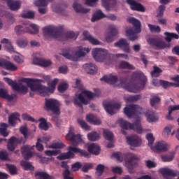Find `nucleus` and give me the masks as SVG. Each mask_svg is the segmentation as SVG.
Listing matches in <instances>:
<instances>
[{
  "label": "nucleus",
  "instance_id": "nucleus-1",
  "mask_svg": "<svg viewBox=\"0 0 179 179\" xmlns=\"http://www.w3.org/2000/svg\"><path fill=\"white\" fill-rule=\"evenodd\" d=\"M22 82L27 83L28 87L30 88L31 92H38L41 96H48L50 93H54L55 92V87L59 82V79L55 78L51 83H48V86L46 87L42 85L38 82V80H34L33 78H22Z\"/></svg>",
  "mask_w": 179,
  "mask_h": 179
},
{
  "label": "nucleus",
  "instance_id": "nucleus-2",
  "mask_svg": "<svg viewBox=\"0 0 179 179\" xmlns=\"http://www.w3.org/2000/svg\"><path fill=\"white\" fill-rule=\"evenodd\" d=\"M132 80H139L141 83L131 84L127 83V80H123L120 81L119 84V87H123L127 90V92H130L131 93H138V92H141V90H143L145 89V86L146 85V82H148V78L143 74V73L141 71H136L131 75Z\"/></svg>",
  "mask_w": 179,
  "mask_h": 179
},
{
  "label": "nucleus",
  "instance_id": "nucleus-3",
  "mask_svg": "<svg viewBox=\"0 0 179 179\" xmlns=\"http://www.w3.org/2000/svg\"><path fill=\"white\" fill-rule=\"evenodd\" d=\"M129 23H131L135 27V30L133 28L129 27L126 30V36L131 40V41H135L138 38L136 33H141V21L136 20L135 17H130L127 19Z\"/></svg>",
  "mask_w": 179,
  "mask_h": 179
},
{
  "label": "nucleus",
  "instance_id": "nucleus-4",
  "mask_svg": "<svg viewBox=\"0 0 179 179\" xmlns=\"http://www.w3.org/2000/svg\"><path fill=\"white\" fill-rule=\"evenodd\" d=\"M68 150L69 152L59 155L57 157L58 160H66V159H72L75 156V154L73 153H80V156L85 157L86 159L90 158L91 156L87 151L76 147L69 146Z\"/></svg>",
  "mask_w": 179,
  "mask_h": 179
},
{
  "label": "nucleus",
  "instance_id": "nucleus-5",
  "mask_svg": "<svg viewBox=\"0 0 179 179\" xmlns=\"http://www.w3.org/2000/svg\"><path fill=\"white\" fill-rule=\"evenodd\" d=\"M119 122L122 128L121 131L123 135H127L126 131H128V129H133V131H135L137 134H142L143 131L142 124H141V120H136L134 124L129 123L122 119L120 120Z\"/></svg>",
  "mask_w": 179,
  "mask_h": 179
},
{
  "label": "nucleus",
  "instance_id": "nucleus-6",
  "mask_svg": "<svg viewBox=\"0 0 179 179\" xmlns=\"http://www.w3.org/2000/svg\"><path fill=\"white\" fill-rule=\"evenodd\" d=\"M89 52H90V48L79 46L77 48L76 53H72V52H63L62 55L65 57V58H67V59L76 62L79 60V58L85 57L86 54H89Z\"/></svg>",
  "mask_w": 179,
  "mask_h": 179
},
{
  "label": "nucleus",
  "instance_id": "nucleus-7",
  "mask_svg": "<svg viewBox=\"0 0 179 179\" xmlns=\"http://www.w3.org/2000/svg\"><path fill=\"white\" fill-rule=\"evenodd\" d=\"M108 51L105 49L95 48L92 50V56L98 62H104L105 64H111V60L107 57Z\"/></svg>",
  "mask_w": 179,
  "mask_h": 179
},
{
  "label": "nucleus",
  "instance_id": "nucleus-8",
  "mask_svg": "<svg viewBox=\"0 0 179 179\" xmlns=\"http://www.w3.org/2000/svg\"><path fill=\"white\" fill-rule=\"evenodd\" d=\"M45 110L46 111H52V113L56 115H59V114H61L59 102L55 99H46L45 103Z\"/></svg>",
  "mask_w": 179,
  "mask_h": 179
},
{
  "label": "nucleus",
  "instance_id": "nucleus-9",
  "mask_svg": "<svg viewBox=\"0 0 179 179\" xmlns=\"http://www.w3.org/2000/svg\"><path fill=\"white\" fill-rule=\"evenodd\" d=\"M27 141V138H25L24 137H11L8 142L7 148L8 150H10L11 152H13L15 150V145H24L26 143V141Z\"/></svg>",
  "mask_w": 179,
  "mask_h": 179
},
{
  "label": "nucleus",
  "instance_id": "nucleus-10",
  "mask_svg": "<svg viewBox=\"0 0 179 179\" xmlns=\"http://www.w3.org/2000/svg\"><path fill=\"white\" fill-rule=\"evenodd\" d=\"M66 139L70 141L73 146H78L82 142V136L80 134H75L73 129L69 128V131L66 136Z\"/></svg>",
  "mask_w": 179,
  "mask_h": 179
},
{
  "label": "nucleus",
  "instance_id": "nucleus-11",
  "mask_svg": "<svg viewBox=\"0 0 179 179\" xmlns=\"http://www.w3.org/2000/svg\"><path fill=\"white\" fill-rule=\"evenodd\" d=\"M138 110H142V108L138 105L131 104L124 108V113L128 118H132V117H135L136 114H141V112H138Z\"/></svg>",
  "mask_w": 179,
  "mask_h": 179
},
{
  "label": "nucleus",
  "instance_id": "nucleus-12",
  "mask_svg": "<svg viewBox=\"0 0 179 179\" xmlns=\"http://www.w3.org/2000/svg\"><path fill=\"white\" fill-rule=\"evenodd\" d=\"M138 163H139V158L135 155H131L129 159L126 162V166L129 170V173L133 174L134 167L138 166Z\"/></svg>",
  "mask_w": 179,
  "mask_h": 179
},
{
  "label": "nucleus",
  "instance_id": "nucleus-13",
  "mask_svg": "<svg viewBox=\"0 0 179 179\" xmlns=\"http://www.w3.org/2000/svg\"><path fill=\"white\" fill-rule=\"evenodd\" d=\"M108 30L110 32H106L105 34V40L107 43H111L113 40V37H114L115 34H118V27L114 24L110 25Z\"/></svg>",
  "mask_w": 179,
  "mask_h": 179
},
{
  "label": "nucleus",
  "instance_id": "nucleus-14",
  "mask_svg": "<svg viewBox=\"0 0 179 179\" xmlns=\"http://www.w3.org/2000/svg\"><path fill=\"white\" fill-rule=\"evenodd\" d=\"M24 31L29 33V34H38V31H40V27L34 23L29 22L24 23Z\"/></svg>",
  "mask_w": 179,
  "mask_h": 179
},
{
  "label": "nucleus",
  "instance_id": "nucleus-15",
  "mask_svg": "<svg viewBox=\"0 0 179 179\" xmlns=\"http://www.w3.org/2000/svg\"><path fill=\"white\" fill-rule=\"evenodd\" d=\"M127 141L130 146L134 148H139L142 144V140L138 135H132L127 137Z\"/></svg>",
  "mask_w": 179,
  "mask_h": 179
},
{
  "label": "nucleus",
  "instance_id": "nucleus-16",
  "mask_svg": "<svg viewBox=\"0 0 179 179\" xmlns=\"http://www.w3.org/2000/svg\"><path fill=\"white\" fill-rule=\"evenodd\" d=\"M104 109L108 114L114 115L115 114V110H120L121 108V104L120 103H103Z\"/></svg>",
  "mask_w": 179,
  "mask_h": 179
},
{
  "label": "nucleus",
  "instance_id": "nucleus-17",
  "mask_svg": "<svg viewBox=\"0 0 179 179\" xmlns=\"http://www.w3.org/2000/svg\"><path fill=\"white\" fill-rule=\"evenodd\" d=\"M73 103L75 106H78L81 110H83V104L84 106H87L90 103V101L85 99L82 94H79L78 98L73 99Z\"/></svg>",
  "mask_w": 179,
  "mask_h": 179
},
{
  "label": "nucleus",
  "instance_id": "nucleus-18",
  "mask_svg": "<svg viewBox=\"0 0 179 179\" xmlns=\"http://www.w3.org/2000/svg\"><path fill=\"white\" fill-rule=\"evenodd\" d=\"M115 47H119L124 52L131 54V48H129V43L127 40L122 38L118 42L115 43Z\"/></svg>",
  "mask_w": 179,
  "mask_h": 179
},
{
  "label": "nucleus",
  "instance_id": "nucleus-19",
  "mask_svg": "<svg viewBox=\"0 0 179 179\" xmlns=\"http://www.w3.org/2000/svg\"><path fill=\"white\" fill-rule=\"evenodd\" d=\"M127 3L130 6L131 10H137L138 12H145V9L143 6L135 0H126Z\"/></svg>",
  "mask_w": 179,
  "mask_h": 179
},
{
  "label": "nucleus",
  "instance_id": "nucleus-20",
  "mask_svg": "<svg viewBox=\"0 0 179 179\" xmlns=\"http://www.w3.org/2000/svg\"><path fill=\"white\" fill-rule=\"evenodd\" d=\"M102 6L106 10H115L117 9V0H102Z\"/></svg>",
  "mask_w": 179,
  "mask_h": 179
},
{
  "label": "nucleus",
  "instance_id": "nucleus-21",
  "mask_svg": "<svg viewBox=\"0 0 179 179\" xmlns=\"http://www.w3.org/2000/svg\"><path fill=\"white\" fill-rule=\"evenodd\" d=\"M21 153L24 160H29L33 157V152L30 145H25L21 148Z\"/></svg>",
  "mask_w": 179,
  "mask_h": 179
},
{
  "label": "nucleus",
  "instance_id": "nucleus-22",
  "mask_svg": "<svg viewBox=\"0 0 179 179\" xmlns=\"http://www.w3.org/2000/svg\"><path fill=\"white\" fill-rule=\"evenodd\" d=\"M160 173L165 179H171V177H176V176H177V172L169 168L161 169Z\"/></svg>",
  "mask_w": 179,
  "mask_h": 179
},
{
  "label": "nucleus",
  "instance_id": "nucleus-23",
  "mask_svg": "<svg viewBox=\"0 0 179 179\" xmlns=\"http://www.w3.org/2000/svg\"><path fill=\"white\" fill-rule=\"evenodd\" d=\"M20 122V115L17 113H14L10 115L8 117V124L11 127H15L16 125V122Z\"/></svg>",
  "mask_w": 179,
  "mask_h": 179
},
{
  "label": "nucleus",
  "instance_id": "nucleus-24",
  "mask_svg": "<svg viewBox=\"0 0 179 179\" xmlns=\"http://www.w3.org/2000/svg\"><path fill=\"white\" fill-rule=\"evenodd\" d=\"M35 65L43 68H48L52 66V61L50 59L41 58L39 62L36 63Z\"/></svg>",
  "mask_w": 179,
  "mask_h": 179
},
{
  "label": "nucleus",
  "instance_id": "nucleus-25",
  "mask_svg": "<svg viewBox=\"0 0 179 179\" xmlns=\"http://www.w3.org/2000/svg\"><path fill=\"white\" fill-rule=\"evenodd\" d=\"M73 9L77 13H87L90 10L89 8L82 7V5H80L78 1H75L73 3Z\"/></svg>",
  "mask_w": 179,
  "mask_h": 179
},
{
  "label": "nucleus",
  "instance_id": "nucleus-26",
  "mask_svg": "<svg viewBox=\"0 0 179 179\" xmlns=\"http://www.w3.org/2000/svg\"><path fill=\"white\" fill-rule=\"evenodd\" d=\"M84 36L85 40H87L91 43V44H93L94 45H99L101 44L100 41H99L97 39L93 38L92 35L89 33L87 31H84L83 33Z\"/></svg>",
  "mask_w": 179,
  "mask_h": 179
},
{
  "label": "nucleus",
  "instance_id": "nucleus-27",
  "mask_svg": "<svg viewBox=\"0 0 179 179\" xmlns=\"http://www.w3.org/2000/svg\"><path fill=\"white\" fill-rule=\"evenodd\" d=\"M87 150L89 153H91V155H95V156H99L100 155V146L96 143H92L90 144Z\"/></svg>",
  "mask_w": 179,
  "mask_h": 179
},
{
  "label": "nucleus",
  "instance_id": "nucleus-28",
  "mask_svg": "<svg viewBox=\"0 0 179 179\" xmlns=\"http://www.w3.org/2000/svg\"><path fill=\"white\" fill-rule=\"evenodd\" d=\"M101 82H105L106 83H108L109 85H115L118 81V77L115 76H105L103 78H100Z\"/></svg>",
  "mask_w": 179,
  "mask_h": 179
},
{
  "label": "nucleus",
  "instance_id": "nucleus-29",
  "mask_svg": "<svg viewBox=\"0 0 179 179\" xmlns=\"http://www.w3.org/2000/svg\"><path fill=\"white\" fill-rule=\"evenodd\" d=\"M86 120L87 122H90V124H92V125H100V124H101V120L92 114L87 115Z\"/></svg>",
  "mask_w": 179,
  "mask_h": 179
},
{
  "label": "nucleus",
  "instance_id": "nucleus-30",
  "mask_svg": "<svg viewBox=\"0 0 179 179\" xmlns=\"http://www.w3.org/2000/svg\"><path fill=\"white\" fill-rule=\"evenodd\" d=\"M148 43L150 45H155L157 48H167V45L163 41L157 42L155 39L149 38L148 39Z\"/></svg>",
  "mask_w": 179,
  "mask_h": 179
},
{
  "label": "nucleus",
  "instance_id": "nucleus-31",
  "mask_svg": "<svg viewBox=\"0 0 179 179\" xmlns=\"http://www.w3.org/2000/svg\"><path fill=\"white\" fill-rule=\"evenodd\" d=\"M54 31H55V27L52 25L46 26L43 29V36L45 38L52 36V33H54Z\"/></svg>",
  "mask_w": 179,
  "mask_h": 179
},
{
  "label": "nucleus",
  "instance_id": "nucleus-32",
  "mask_svg": "<svg viewBox=\"0 0 179 179\" xmlns=\"http://www.w3.org/2000/svg\"><path fill=\"white\" fill-rule=\"evenodd\" d=\"M0 67L1 68H16V66L12 62L6 60L0 57Z\"/></svg>",
  "mask_w": 179,
  "mask_h": 179
},
{
  "label": "nucleus",
  "instance_id": "nucleus-33",
  "mask_svg": "<svg viewBox=\"0 0 179 179\" xmlns=\"http://www.w3.org/2000/svg\"><path fill=\"white\" fill-rule=\"evenodd\" d=\"M145 117L148 122H156V121H157V116H156V113L152 110H148L145 113Z\"/></svg>",
  "mask_w": 179,
  "mask_h": 179
},
{
  "label": "nucleus",
  "instance_id": "nucleus-34",
  "mask_svg": "<svg viewBox=\"0 0 179 179\" xmlns=\"http://www.w3.org/2000/svg\"><path fill=\"white\" fill-rule=\"evenodd\" d=\"M157 152H167V143L165 141H159L155 145Z\"/></svg>",
  "mask_w": 179,
  "mask_h": 179
},
{
  "label": "nucleus",
  "instance_id": "nucleus-35",
  "mask_svg": "<svg viewBox=\"0 0 179 179\" xmlns=\"http://www.w3.org/2000/svg\"><path fill=\"white\" fill-rule=\"evenodd\" d=\"M0 97H1V99L8 100L9 101L15 99V97L13 95L8 94V91L2 88H0Z\"/></svg>",
  "mask_w": 179,
  "mask_h": 179
},
{
  "label": "nucleus",
  "instance_id": "nucleus-36",
  "mask_svg": "<svg viewBox=\"0 0 179 179\" xmlns=\"http://www.w3.org/2000/svg\"><path fill=\"white\" fill-rule=\"evenodd\" d=\"M35 176L37 179H55L54 176H51L48 173L41 171L36 172Z\"/></svg>",
  "mask_w": 179,
  "mask_h": 179
},
{
  "label": "nucleus",
  "instance_id": "nucleus-37",
  "mask_svg": "<svg viewBox=\"0 0 179 179\" xmlns=\"http://www.w3.org/2000/svg\"><path fill=\"white\" fill-rule=\"evenodd\" d=\"M164 36H165V40L168 43H171L173 38H176V40H178L179 38L178 34L176 33L164 32Z\"/></svg>",
  "mask_w": 179,
  "mask_h": 179
},
{
  "label": "nucleus",
  "instance_id": "nucleus-38",
  "mask_svg": "<svg viewBox=\"0 0 179 179\" xmlns=\"http://www.w3.org/2000/svg\"><path fill=\"white\" fill-rule=\"evenodd\" d=\"M106 15L103 13L101 10H96L92 18V22H96V20H100V19H103V17H106Z\"/></svg>",
  "mask_w": 179,
  "mask_h": 179
},
{
  "label": "nucleus",
  "instance_id": "nucleus-39",
  "mask_svg": "<svg viewBox=\"0 0 179 179\" xmlns=\"http://www.w3.org/2000/svg\"><path fill=\"white\" fill-rule=\"evenodd\" d=\"M40 57H41V52H34L32 54V61H31V64L32 65H36V64H38L40 62V59L41 58H40Z\"/></svg>",
  "mask_w": 179,
  "mask_h": 179
},
{
  "label": "nucleus",
  "instance_id": "nucleus-40",
  "mask_svg": "<svg viewBox=\"0 0 179 179\" xmlns=\"http://www.w3.org/2000/svg\"><path fill=\"white\" fill-rule=\"evenodd\" d=\"M159 85L160 86H162L164 89H169V87H172L173 86L176 87V83H170L169 81H166L163 80H159Z\"/></svg>",
  "mask_w": 179,
  "mask_h": 179
},
{
  "label": "nucleus",
  "instance_id": "nucleus-41",
  "mask_svg": "<svg viewBox=\"0 0 179 179\" xmlns=\"http://www.w3.org/2000/svg\"><path fill=\"white\" fill-rule=\"evenodd\" d=\"M87 138L89 141L95 142V141H99V139H100V135H99L97 132L93 131L87 134Z\"/></svg>",
  "mask_w": 179,
  "mask_h": 179
},
{
  "label": "nucleus",
  "instance_id": "nucleus-42",
  "mask_svg": "<svg viewBox=\"0 0 179 179\" xmlns=\"http://www.w3.org/2000/svg\"><path fill=\"white\" fill-rule=\"evenodd\" d=\"M161 100L162 99H160V97H159L156 95L152 96L151 99H150V106L152 107H156V105L159 104V103H160Z\"/></svg>",
  "mask_w": 179,
  "mask_h": 179
},
{
  "label": "nucleus",
  "instance_id": "nucleus-43",
  "mask_svg": "<svg viewBox=\"0 0 179 179\" xmlns=\"http://www.w3.org/2000/svg\"><path fill=\"white\" fill-rule=\"evenodd\" d=\"M39 121H41V123L39 124V128L42 131H48V124H47V120L41 117L39 119Z\"/></svg>",
  "mask_w": 179,
  "mask_h": 179
},
{
  "label": "nucleus",
  "instance_id": "nucleus-44",
  "mask_svg": "<svg viewBox=\"0 0 179 179\" xmlns=\"http://www.w3.org/2000/svg\"><path fill=\"white\" fill-rule=\"evenodd\" d=\"M8 129V125L5 123H1L0 124V134L4 137L8 136L9 134L6 131Z\"/></svg>",
  "mask_w": 179,
  "mask_h": 179
},
{
  "label": "nucleus",
  "instance_id": "nucleus-45",
  "mask_svg": "<svg viewBox=\"0 0 179 179\" xmlns=\"http://www.w3.org/2000/svg\"><path fill=\"white\" fill-rule=\"evenodd\" d=\"M21 17L26 19H33V17H34V12L30 10H24L21 14Z\"/></svg>",
  "mask_w": 179,
  "mask_h": 179
},
{
  "label": "nucleus",
  "instance_id": "nucleus-46",
  "mask_svg": "<svg viewBox=\"0 0 179 179\" xmlns=\"http://www.w3.org/2000/svg\"><path fill=\"white\" fill-rule=\"evenodd\" d=\"M15 92H20V93H22V94H26L27 93V87L24 85H20L19 84H17V87H15V89H14Z\"/></svg>",
  "mask_w": 179,
  "mask_h": 179
},
{
  "label": "nucleus",
  "instance_id": "nucleus-47",
  "mask_svg": "<svg viewBox=\"0 0 179 179\" xmlns=\"http://www.w3.org/2000/svg\"><path fill=\"white\" fill-rule=\"evenodd\" d=\"M49 148L50 149H64V148H65V144L62 142L53 143Z\"/></svg>",
  "mask_w": 179,
  "mask_h": 179
},
{
  "label": "nucleus",
  "instance_id": "nucleus-48",
  "mask_svg": "<svg viewBox=\"0 0 179 179\" xmlns=\"http://www.w3.org/2000/svg\"><path fill=\"white\" fill-rule=\"evenodd\" d=\"M148 26L152 33H160V31H162V28H160L159 25L148 24Z\"/></svg>",
  "mask_w": 179,
  "mask_h": 179
},
{
  "label": "nucleus",
  "instance_id": "nucleus-49",
  "mask_svg": "<svg viewBox=\"0 0 179 179\" xmlns=\"http://www.w3.org/2000/svg\"><path fill=\"white\" fill-rule=\"evenodd\" d=\"M103 136L107 141H113V138H114V134L109 130L105 129L103 130Z\"/></svg>",
  "mask_w": 179,
  "mask_h": 179
},
{
  "label": "nucleus",
  "instance_id": "nucleus-50",
  "mask_svg": "<svg viewBox=\"0 0 179 179\" xmlns=\"http://www.w3.org/2000/svg\"><path fill=\"white\" fill-rule=\"evenodd\" d=\"M68 87H69V85H68V83H61L57 87V90L60 93H64V92H66V90L68 89Z\"/></svg>",
  "mask_w": 179,
  "mask_h": 179
},
{
  "label": "nucleus",
  "instance_id": "nucleus-51",
  "mask_svg": "<svg viewBox=\"0 0 179 179\" xmlns=\"http://www.w3.org/2000/svg\"><path fill=\"white\" fill-rule=\"evenodd\" d=\"M13 59L17 64H23L24 62V57L20 53H17V55L14 56Z\"/></svg>",
  "mask_w": 179,
  "mask_h": 179
},
{
  "label": "nucleus",
  "instance_id": "nucleus-52",
  "mask_svg": "<svg viewBox=\"0 0 179 179\" xmlns=\"http://www.w3.org/2000/svg\"><path fill=\"white\" fill-rule=\"evenodd\" d=\"M21 166L25 170H31V171L34 170V166L31 165L30 163H29L26 161H22Z\"/></svg>",
  "mask_w": 179,
  "mask_h": 179
},
{
  "label": "nucleus",
  "instance_id": "nucleus-53",
  "mask_svg": "<svg viewBox=\"0 0 179 179\" xmlns=\"http://www.w3.org/2000/svg\"><path fill=\"white\" fill-rule=\"evenodd\" d=\"M20 132L22 134V135H23L25 139H27V138H29V129H27V127H21L20 128Z\"/></svg>",
  "mask_w": 179,
  "mask_h": 179
},
{
  "label": "nucleus",
  "instance_id": "nucleus-54",
  "mask_svg": "<svg viewBox=\"0 0 179 179\" xmlns=\"http://www.w3.org/2000/svg\"><path fill=\"white\" fill-rule=\"evenodd\" d=\"M78 124L80 125L81 128L85 131H90V126L87 125V123L85 120L80 119L78 120Z\"/></svg>",
  "mask_w": 179,
  "mask_h": 179
},
{
  "label": "nucleus",
  "instance_id": "nucleus-55",
  "mask_svg": "<svg viewBox=\"0 0 179 179\" xmlns=\"http://www.w3.org/2000/svg\"><path fill=\"white\" fill-rule=\"evenodd\" d=\"M6 167L8 169V171L11 176H15V174H17V168H16L15 166L8 164Z\"/></svg>",
  "mask_w": 179,
  "mask_h": 179
},
{
  "label": "nucleus",
  "instance_id": "nucleus-56",
  "mask_svg": "<svg viewBox=\"0 0 179 179\" xmlns=\"http://www.w3.org/2000/svg\"><path fill=\"white\" fill-rule=\"evenodd\" d=\"M138 100H141V95H134L130 96L126 98V101H128L129 103H132L134 101H138Z\"/></svg>",
  "mask_w": 179,
  "mask_h": 179
},
{
  "label": "nucleus",
  "instance_id": "nucleus-57",
  "mask_svg": "<svg viewBox=\"0 0 179 179\" xmlns=\"http://www.w3.org/2000/svg\"><path fill=\"white\" fill-rule=\"evenodd\" d=\"M4 80L6 82V83H8V85H9V86H11L13 90H15V89L17 87V83L15 81H13V80L10 78H5Z\"/></svg>",
  "mask_w": 179,
  "mask_h": 179
},
{
  "label": "nucleus",
  "instance_id": "nucleus-58",
  "mask_svg": "<svg viewBox=\"0 0 179 179\" xmlns=\"http://www.w3.org/2000/svg\"><path fill=\"white\" fill-rule=\"evenodd\" d=\"M104 169H105L104 165H103V164L97 165L96 169V176H98L99 177H100V176H102L103 173H104Z\"/></svg>",
  "mask_w": 179,
  "mask_h": 179
},
{
  "label": "nucleus",
  "instance_id": "nucleus-59",
  "mask_svg": "<svg viewBox=\"0 0 179 179\" xmlns=\"http://www.w3.org/2000/svg\"><path fill=\"white\" fill-rule=\"evenodd\" d=\"M83 94H85L86 96V97H87V99H89V100H92L93 99H94V96H96V94L90 92V91H87V90H83L82 92Z\"/></svg>",
  "mask_w": 179,
  "mask_h": 179
},
{
  "label": "nucleus",
  "instance_id": "nucleus-60",
  "mask_svg": "<svg viewBox=\"0 0 179 179\" xmlns=\"http://www.w3.org/2000/svg\"><path fill=\"white\" fill-rule=\"evenodd\" d=\"M15 31L17 34H22V33H26V31H24V24L22 25H17L15 27Z\"/></svg>",
  "mask_w": 179,
  "mask_h": 179
},
{
  "label": "nucleus",
  "instance_id": "nucleus-61",
  "mask_svg": "<svg viewBox=\"0 0 179 179\" xmlns=\"http://www.w3.org/2000/svg\"><path fill=\"white\" fill-rule=\"evenodd\" d=\"M22 120H24V121H30L31 122H36V119H34V117L30 116L27 113H23L22 115Z\"/></svg>",
  "mask_w": 179,
  "mask_h": 179
},
{
  "label": "nucleus",
  "instance_id": "nucleus-62",
  "mask_svg": "<svg viewBox=\"0 0 179 179\" xmlns=\"http://www.w3.org/2000/svg\"><path fill=\"white\" fill-rule=\"evenodd\" d=\"M61 153V150H45V155L46 156H57V155H59Z\"/></svg>",
  "mask_w": 179,
  "mask_h": 179
},
{
  "label": "nucleus",
  "instance_id": "nucleus-63",
  "mask_svg": "<svg viewBox=\"0 0 179 179\" xmlns=\"http://www.w3.org/2000/svg\"><path fill=\"white\" fill-rule=\"evenodd\" d=\"M146 139L148 141V146H152L153 142H155V137H153L152 134H148L146 135Z\"/></svg>",
  "mask_w": 179,
  "mask_h": 179
},
{
  "label": "nucleus",
  "instance_id": "nucleus-64",
  "mask_svg": "<svg viewBox=\"0 0 179 179\" xmlns=\"http://www.w3.org/2000/svg\"><path fill=\"white\" fill-rule=\"evenodd\" d=\"M62 176L64 179H73V177L70 176L71 171L69 170H64L62 173Z\"/></svg>",
  "mask_w": 179,
  "mask_h": 179
}]
</instances>
